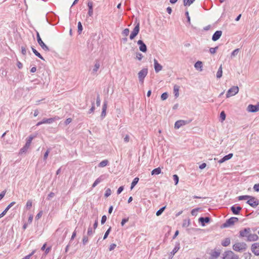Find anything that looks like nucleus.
I'll use <instances>...</instances> for the list:
<instances>
[{"instance_id":"4468645a","label":"nucleus","mask_w":259,"mask_h":259,"mask_svg":"<svg viewBox=\"0 0 259 259\" xmlns=\"http://www.w3.org/2000/svg\"><path fill=\"white\" fill-rule=\"evenodd\" d=\"M198 221L201 223L202 226H204L205 223H208L210 221V218L209 217H200L198 219Z\"/></svg>"},{"instance_id":"49530a36","label":"nucleus","mask_w":259,"mask_h":259,"mask_svg":"<svg viewBox=\"0 0 259 259\" xmlns=\"http://www.w3.org/2000/svg\"><path fill=\"white\" fill-rule=\"evenodd\" d=\"M32 206V201L30 200H28L26 203V207L27 209H30Z\"/></svg>"},{"instance_id":"ddd939ff","label":"nucleus","mask_w":259,"mask_h":259,"mask_svg":"<svg viewBox=\"0 0 259 259\" xmlns=\"http://www.w3.org/2000/svg\"><path fill=\"white\" fill-rule=\"evenodd\" d=\"M138 45L139 46V50L144 53H145L147 51L146 45L142 40H139L137 42Z\"/></svg>"},{"instance_id":"2eb2a0df","label":"nucleus","mask_w":259,"mask_h":259,"mask_svg":"<svg viewBox=\"0 0 259 259\" xmlns=\"http://www.w3.org/2000/svg\"><path fill=\"white\" fill-rule=\"evenodd\" d=\"M154 67L156 73L159 72L162 69V66L160 65L155 59H154Z\"/></svg>"},{"instance_id":"8fccbe9b","label":"nucleus","mask_w":259,"mask_h":259,"mask_svg":"<svg viewBox=\"0 0 259 259\" xmlns=\"http://www.w3.org/2000/svg\"><path fill=\"white\" fill-rule=\"evenodd\" d=\"M111 194V191L110 188H108L105 192V197H108Z\"/></svg>"},{"instance_id":"e2e57ef3","label":"nucleus","mask_w":259,"mask_h":259,"mask_svg":"<svg viewBox=\"0 0 259 259\" xmlns=\"http://www.w3.org/2000/svg\"><path fill=\"white\" fill-rule=\"evenodd\" d=\"M88 242V238L86 236H84L82 238V243L85 245Z\"/></svg>"},{"instance_id":"58836bf2","label":"nucleus","mask_w":259,"mask_h":259,"mask_svg":"<svg viewBox=\"0 0 259 259\" xmlns=\"http://www.w3.org/2000/svg\"><path fill=\"white\" fill-rule=\"evenodd\" d=\"M250 195H242V196H239L238 197V199L239 200H248L249 198H250Z\"/></svg>"},{"instance_id":"774afa93","label":"nucleus","mask_w":259,"mask_h":259,"mask_svg":"<svg viewBox=\"0 0 259 259\" xmlns=\"http://www.w3.org/2000/svg\"><path fill=\"white\" fill-rule=\"evenodd\" d=\"M42 211H40L36 215L35 217V219L36 220H38L40 218V217L42 216Z\"/></svg>"},{"instance_id":"bf43d9fd","label":"nucleus","mask_w":259,"mask_h":259,"mask_svg":"<svg viewBox=\"0 0 259 259\" xmlns=\"http://www.w3.org/2000/svg\"><path fill=\"white\" fill-rule=\"evenodd\" d=\"M34 138V137L32 136H30L26 140V142L28 143V144H29L30 145L31 144V143L32 142V140Z\"/></svg>"},{"instance_id":"de8ad7c7","label":"nucleus","mask_w":259,"mask_h":259,"mask_svg":"<svg viewBox=\"0 0 259 259\" xmlns=\"http://www.w3.org/2000/svg\"><path fill=\"white\" fill-rule=\"evenodd\" d=\"M7 72L3 68L0 69V75L2 76H6L7 75Z\"/></svg>"},{"instance_id":"c9c22d12","label":"nucleus","mask_w":259,"mask_h":259,"mask_svg":"<svg viewBox=\"0 0 259 259\" xmlns=\"http://www.w3.org/2000/svg\"><path fill=\"white\" fill-rule=\"evenodd\" d=\"M195 0H183L184 5L185 6H190Z\"/></svg>"},{"instance_id":"423d86ee","label":"nucleus","mask_w":259,"mask_h":259,"mask_svg":"<svg viewBox=\"0 0 259 259\" xmlns=\"http://www.w3.org/2000/svg\"><path fill=\"white\" fill-rule=\"evenodd\" d=\"M148 74V69L147 68L142 69L138 73V78L140 82L143 83L145 77Z\"/></svg>"},{"instance_id":"6e6d98bb","label":"nucleus","mask_w":259,"mask_h":259,"mask_svg":"<svg viewBox=\"0 0 259 259\" xmlns=\"http://www.w3.org/2000/svg\"><path fill=\"white\" fill-rule=\"evenodd\" d=\"M35 252V250L32 251L31 252V253H30L29 254L25 256V257H24L22 259H29L30 257Z\"/></svg>"},{"instance_id":"6ab92c4d","label":"nucleus","mask_w":259,"mask_h":259,"mask_svg":"<svg viewBox=\"0 0 259 259\" xmlns=\"http://www.w3.org/2000/svg\"><path fill=\"white\" fill-rule=\"evenodd\" d=\"M258 239V236L255 234H250L248 235V238H246L247 241H255L257 240Z\"/></svg>"},{"instance_id":"4be33fe9","label":"nucleus","mask_w":259,"mask_h":259,"mask_svg":"<svg viewBox=\"0 0 259 259\" xmlns=\"http://www.w3.org/2000/svg\"><path fill=\"white\" fill-rule=\"evenodd\" d=\"M233 156V153H229V154L225 155L222 158H221L219 161V162L220 163H222L224 162L225 161L228 160L230 159Z\"/></svg>"},{"instance_id":"9b49d317","label":"nucleus","mask_w":259,"mask_h":259,"mask_svg":"<svg viewBox=\"0 0 259 259\" xmlns=\"http://www.w3.org/2000/svg\"><path fill=\"white\" fill-rule=\"evenodd\" d=\"M251 251L256 256L259 255V243H254L251 247Z\"/></svg>"},{"instance_id":"412c9836","label":"nucleus","mask_w":259,"mask_h":259,"mask_svg":"<svg viewBox=\"0 0 259 259\" xmlns=\"http://www.w3.org/2000/svg\"><path fill=\"white\" fill-rule=\"evenodd\" d=\"M107 108V102L106 101H105L103 103V106H102V111L101 114V117L103 119L104 118L106 114V109Z\"/></svg>"},{"instance_id":"473e14b6","label":"nucleus","mask_w":259,"mask_h":259,"mask_svg":"<svg viewBox=\"0 0 259 259\" xmlns=\"http://www.w3.org/2000/svg\"><path fill=\"white\" fill-rule=\"evenodd\" d=\"M194 67L196 69H199L200 68V70H202V63L201 61H197L195 64H194Z\"/></svg>"},{"instance_id":"a18cd8bd","label":"nucleus","mask_w":259,"mask_h":259,"mask_svg":"<svg viewBox=\"0 0 259 259\" xmlns=\"http://www.w3.org/2000/svg\"><path fill=\"white\" fill-rule=\"evenodd\" d=\"M168 94L166 92H165L161 95V99L163 101L165 100L168 98Z\"/></svg>"},{"instance_id":"f704fd0d","label":"nucleus","mask_w":259,"mask_h":259,"mask_svg":"<svg viewBox=\"0 0 259 259\" xmlns=\"http://www.w3.org/2000/svg\"><path fill=\"white\" fill-rule=\"evenodd\" d=\"M195 0H183L184 5L185 6H190Z\"/></svg>"},{"instance_id":"680f3d73","label":"nucleus","mask_w":259,"mask_h":259,"mask_svg":"<svg viewBox=\"0 0 259 259\" xmlns=\"http://www.w3.org/2000/svg\"><path fill=\"white\" fill-rule=\"evenodd\" d=\"M106 220H107L106 216L105 215H103L102 217V219H101V224L102 225L104 224L106 222Z\"/></svg>"},{"instance_id":"c756f323","label":"nucleus","mask_w":259,"mask_h":259,"mask_svg":"<svg viewBox=\"0 0 259 259\" xmlns=\"http://www.w3.org/2000/svg\"><path fill=\"white\" fill-rule=\"evenodd\" d=\"M161 169L160 167H157V168H156L155 169H154L153 170H152V171H151V175H159L161 173Z\"/></svg>"},{"instance_id":"72a5a7b5","label":"nucleus","mask_w":259,"mask_h":259,"mask_svg":"<svg viewBox=\"0 0 259 259\" xmlns=\"http://www.w3.org/2000/svg\"><path fill=\"white\" fill-rule=\"evenodd\" d=\"M220 254V252L219 251H214L211 254V256L212 258H216L219 256Z\"/></svg>"},{"instance_id":"e433bc0d","label":"nucleus","mask_w":259,"mask_h":259,"mask_svg":"<svg viewBox=\"0 0 259 259\" xmlns=\"http://www.w3.org/2000/svg\"><path fill=\"white\" fill-rule=\"evenodd\" d=\"M108 161L107 160H104L99 163V166L102 167H105L108 164Z\"/></svg>"},{"instance_id":"79ce46f5","label":"nucleus","mask_w":259,"mask_h":259,"mask_svg":"<svg viewBox=\"0 0 259 259\" xmlns=\"http://www.w3.org/2000/svg\"><path fill=\"white\" fill-rule=\"evenodd\" d=\"M111 230V227H110L108 228V229L106 231V232H105V234H104V237H103V239H104H104H106L107 238V237H108V236L109 235V233H110V232Z\"/></svg>"},{"instance_id":"864d4df0","label":"nucleus","mask_w":259,"mask_h":259,"mask_svg":"<svg viewBox=\"0 0 259 259\" xmlns=\"http://www.w3.org/2000/svg\"><path fill=\"white\" fill-rule=\"evenodd\" d=\"M143 56L141 53H139V52L136 53V58L137 59H138L139 60H141L143 58Z\"/></svg>"},{"instance_id":"13d9d810","label":"nucleus","mask_w":259,"mask_h":259,"mask_svg":"<svg viewBox=\"0 0 259 259\" xmlns=\"http://www.w3.org/2000/svg\"><path fill=\"white\" fill-rule=\"evenodd\" d=\"M28 149H27L26 147H25V146H24L23 147H22L20 150V152H19V153L20 154H22L23 153H25L26 152L27 150Z\"/></svg>"},{"instance_id":"09e8293b","label":"nucleus","mask_w":259,"mask_h":259,"mask_svg":"<svg viewBox=\"0 0 259 259\" xmlns=\"http://www.w3.org/2000/svg\"><path fill=\"white\" fill-rule=\"evenodd\" d=\"M218 47H215L214 48H210L209 49V52L212 54H213L214 53H215L217 50H218Z\"/></svg>"},{"instance_id":"bb28decb","label":"nucleus","mask_w":259,"mask_h":259,"mask_svg":"<svg viewBox=\"0 0 259 259\" xmlns=\"http://www.w3.org/2000/svg\"><path fill=\"white\" fill-rule=\"evenodd\" d=\"M180 87L178 85H175L174 87V93L175 94V96L176 98L179 97V91Z\"/></svg>"},{"instance_id":"0eeeda50","label":"nucleus","mask_w":259,"mask_h":259,"mask_svg":"<svg viewBox=\"0 0 259 259\" xmlns=\"http://www.w3.org/2000/svg\"><path fill=\"white\" fill-rule=\"evenodd\" d=\"M57 119L56 116L53 117V118H44L41 121L38 122L36 124V126H39L42 124L45 123H53L55 120H56ZM57 119H59V117H57Z\"/></svg>"},{"instance_id":"69168bd1","label":"nucleus","mask_w":259,"mask_h":259,"mask_svg":"<svg viewBox=\"0 0 259 259\" xmlns=\"http://www.w3.org/2000/svg\"><path fill=\"white\" fill-rule=\"evenodd\" d=\"M253 189L256 192H259V184H256L253 186Z\"/></svg>"},{"instance_id":"338daca9","label":"nucleus","mask_w":259,"mask_h":259,"mask_svg":"<svg viewBox=\"0 0 259 259\" xmlns=\"http://www.w3.org/2000/svg\"><path fill=\"white\" fill-rule=\"evenodd\" d=\"M116 245L114 243H112L111 244L110 246H109V251H112L114 249V248L116 247Z\"/></svg>"},{"instance_id":"20e7f679","label":"nucleus","mask_w":259,"mask_h":259,"mask_svg":"<svg viewBox=\"0 0 259 259\" xmlns=\"http://www.w3.org/2000/svg\"><path fill=\"white\" fill-rule=\"evenodd\" d=\"M36 38L37 42L41 48L45 51H49L50 49L49 47L42 40L39 34L37 31L36 32Z\"/></svg>"},{"instance_id":"1a4fd4ad","label":"nucleus","mask_w":259,"mask_h":259,"mask_svg":"<svg viewBox=\"0 0 259 259\" xmlns=\"http://www.w3.org/2000/svg\"><path fill=\"white\" fill-rule=\"evenodd\" d=\"M250 233L251 229L250 228H244L243 230H241L239 231V237H246V238H247Z\"/></svg>"},{"instance_id":"c85d7f7f","label":"nucleus","mask_w":259,"mask_h":259,"mask_svg":"<svg viewBox=\"0 0 259 259\" xmlns=\"http://www.w3.org/2000/svg\"><path fill=\"white\" fill-rule=\"evenodd\" d=\"M223 70H222V65H221L220 66L217 72V77L218 78H221L222 76Z\"/></svg>"},{"instance_id":"6e6552de","label":"nucleus","mask_w":259,"mask_h":259,"mask_svg":"<svg viewBox=\"0 0 259 259\" xmlns=\"http://www.w3.org/2000/svg\"><path fill=\"white\" fill-rule=\"evenodd\" d=\"M140 31V23L138 24L135 26V28L132 31L130 38L131 40L133 39L139 33Z\"/></svg>"},{"instance_id":"3c124183","label":"nucleus","mask_w":259,"mask_h":259,"mask_svg":"<svg viewBox=\"0 0 259 259\" xmlns=\"http://www.w3.org/2000/svg\"><path fill=\"white\" fill-rule=\"evenodd\" d=\"M173 178H174V181L175 182V185L178 184V183L179 182V177L177 175H174L173 176Z\"/></svg>"},{"instance_id":"f8f14e48","label":"nucleus","mask_w":259,"mask_h":259,"mask_svg":"<svg viewBox=\"0 0 259 259\" xmlns=\"http://www.w3.org/2000/svg\"><path fill=\"white\" fill-rule=\"evenodd\" d=\"M190 122V121H188L187 120H178L175 122V128L178 129L180 127H181V126H182L187 123H189Z\"/></svg>"},{"instance_id":"603ef678","label":"nucleus","mask_w":259,"mask_h":259,"mask_svg":"<svg viewBox=\"0 0 259 259\" xmlns=\"http://www.w3.org/2000/svg\"><path fill=\"white\" fill-rule=\"evenodd\" d=\"M130 30L128 28L124 29L122 32V34L124 36H127L129 34Z\"/></svg>"},{"instance_id":"aec40b11","label":"nucleus","mask_w":259,"mask_h":259,"mask_svg":"<svg viewBox=\"0 0 259 259\" xmlns=\"http://www.w3.org/2000/svg\"><path fill=\"white\" fill-rule=\"evenodd\" d=\"M15 202L13 201L10 203L5 208V209L0 214V219L3 217L9 210V209L12 207L15 204Z\"/></svg>"},{"instance_id":"7c9ffc66","label":"nucleus","mask_w":259,"mask_h":259,"mask_svg":"<svg viewBox=\"0 0 259 259\" xmlns=\"http://www.w3.org/2000/svg\"><path fill=\"white\" fill-rule=\"evenodd\" d=\"M139 180V179L138 177L135 178L133 182H132L131 186V189H133L134 187L137 184Z\"/></svg>"},{"instance_id":"f3484780","label":"nucleus","mask_w":259,"mask_h":259,"mask_svg":"<svg viewBox=\"0 0 259 259\" xmlns=\"http://www.w3.org/2000/svg\"><path fill=\"white\" fill-rule=\"evenodd\" d=\"M222 34V31L221 30L216 31L212 36V40L214 41L218 40L221 36Z\"/></svg>"},{"instance_id":"7ed1b4c3","label":"nucleus","mask_w":259,"mask_h":259,"mask_svg":"<svg viewBox=\"0 0 259 259\" xmlns=\"http://www.w3.org/2000/svg\"><path fill=\"white\" fill-rule=\"evenodd\" d=\"M246 203L250 206L255 208L259 204L258 200L255 197L250 196L249 199L247 201Z\"/></svg>"},{"instance_id":"f257e3e1","label":"nucleus","mask_w":259,"mask_h":259,"mask_svg":"<svg viewBox=\"0 0 259 259\" xmlns=\"http://www.w3.org/2000/svg\"><path fill=\"white\" fill-rule=\"evenodd\" d=\"M247 249V245L244 242H238L233 245V249L235 251L241 252Z\"/></svg>"},{"instance_id":"ea45409f","label":"nucleus","mask_w":259,"mask_h":259,"mask_svg":"<svg viewBox=\"0 0 259 259\" xmlns=\"http://www.w3.org/2000/svg\"><path fill=\"white\" fill-rule=\"evenodd\" d=\"M240 49H236L234 50L231 53V57H234L236 56L238 53L239 52Z\"/></svg>"},{"instance_id":"a19ab883","label":"nucleus","mask_w":259,"mask_h":259,"mask_svg":"<svg viewBox=\"0 0 259 259\" xmlns=\"http://www.w3.org/2000/svg\"><path fill=\"white\" fill-rule=\"evenodd\" d=\"M78 32L80 34L82 31V26L80 22H79L77 24Z\"/></svg>"},{"instance_id":"5fc2aeb1","label":"nucleus","mask_w":259,"mask_h":259,"mask_svg":"<svg viewBox=\"0 0 259 259\" xmlns=\"http://www.w3.org/2000/svg\"><path fill=\"white\" fill-rule=\"evenodd\" d=\"M101 104V100L100 98V95L98 94L97 97L96 99V104L97 106H100Z\"/></svg>"},{"instance_id":"37998d69","label":"nucleus","mask_w":259,"mask_h":259,"mask_svg":"<svg viewBox=\"0 0 259 259\" xmlns=\"http://www.w3.org/2000/svg\"><path fill=\"white\" fill-rule=\"evenodd\" d=\"M200 209V208H196L191 210V213L193 216H196L197 214L198 211Z\"/></svg>"},{"instance_id":"4d7b16f0","label":"nucleus","mask_w":259,"mask_h":259,"mask_svg":"<svg viewBox=\"0 0 259 259\" xmlns=\"http://www.w3.org/2000/svg\"><path fill=\"white\" fill-rule=\"evenodd\" d=\"M21 48V53L23 55H26V47L25 46H22Z\"/></svg>"},{"instance_id":"39448f33","label":"nucleus","mask_w":259,"mask_h":259,"mask_svg":"<svg viewBox=\"0 0 259 259\" xmlns=\"http://www.w3.org/2000/svg\"><path fill=\"white\" fill-rule=\"evenodd\" d=\"M239 92V88L237 86H234L231 88L226 94V97L229 98L231 96L235 95Z\"/></svg>"},{"instance_id":"a878e982","label":"nucleus","mask_w":259,"mask_h":259,"mask_svg":"<svg viewBox=\"0 0 259 259\" xmlns=\"http://www.w3.org/2000/svg\"><path fill=\"white\" fill-rule=\"evenodd\" d=\"M231 240L230 238L228 237L226 238L224 240L222 241L221 244L224 247L229 246L230 244Z\"/></svg>"},{"instance_id":"4c0bfd02","label":"nucleus","mask_w":259,"mask_h":259,"mask_svg":"<svg viewBox=\"0 0 259 259\" xmlns=\"http://www.w3.org/2000/svg\"><path fill=\"white\" fill-rule=\"evenodd\" d=\"M166 208V206H163L161 208H160L158 211H157L156 214L157 216L160 215L163 212V211L165 210Z\"/></svg>"},{"instance_id":"5701e85b","label":"nucleus","mask_w":259,"mask_h":259,"mask_svg":"<svg viewBox=\"0 0 259 259\" xmlns=\"http://www.w3.org/2000/svg\"><path fill=\"white\" fill-rule=\"evenodd\" d=\"M100 63L99 62V61L98 60H96L95 61V65L94 66V68L92 70V74H96V73L97 72V71L98 70V69L100 68Z\"/></svg>"},{"instance_id":"b1692460","label":"nucleus","mask_w":259,"mask_h":259,"mask_svg":"<svg viewBox=\"0 0 259 259\" xmlns=\"http://www.w3.org/2000/svg\"><path fill=\"white\" fill-rule=\"evenodd\" d=\"M226 255L230 256V259H239V256L237 254H235L233 251H229L226 252Z\"/></svg>"},{"instance_id":"cd10ccee","label":"nucleus","mask_w":259,"mask_h":259,"mask_svg":"<svg viewBox=\"0 0 259 259\" xmlns=\"http://www.w3.org/2000/svg\"><path fill=\"white\" fill-rule=\"evenodd\" d=\"M32 51L33 53L39 58L42 60H45V59L43 58V57L40 55V54L34 48H33L32 47H31Z\"/></svg>"},{"instance_id":"0e129e2a","label":"nucleus","mask_w":259,"mask_h":259,"mask_svg":"<svg viewBox=\"0 0 259 259\" xmlns=\"http://www.w3.org/2000/svg\"><path fill=\"white\" fill-rule=\"evenodd\" d=\"M94 233V232L92 231V228L91 227H89L88 228V233L87 234L89 236H91L93 235Z\"/></svg>"},{"instance_id":"2f4dec72","label":"nucleus","mask_w":259,"mask_h":259,"mask_svg":"<svg viewBox=\"0 0 259 259\" xmlns=\"http://www.w3.org/2000/svg\"><path fill=\"white\" fill-rule=\"evenodd\" d=\"M103 179L102 177H100L97 179L92 185V188L95 187L98 184H99Z\"/></svg>"},{"instance_id":"052dcab7","label":"nucleus","mask_w":259,"mask_h":259,"mask_svg":"<svg viewBox=\"0 0 259 259\" xmlns=\"http://www.w3.org/2000/svg\"><path fill=\"white\" fill-rule=\"evenodd\" d=\"M130 138L129 135H126L123 138V141L125 143H127L130 141Z\"/></svg>"},{"instance_id":"a211bd4d","label":"nucleus","mask_w":259,"mask_h":259,"mask_svg":"<svg viewBox=\"0 0 259 259\" xmlns=\"http://www.w3.org/2000/svg\"><path fill=\"white\" fill-rule=\"evenodd\" d=\"M88 7L89 8V11L88 15L90 17H92L93 15V3L92 2L89 1L88 2Z\"/></svg>"},{"instance_id":"f03ea898","label":"nucleus","mask_w":259,"mask_h":259,"mask_svg":"<svg viewBox=\"0 0 259 259\" xmlns=\"http://www.w3.org/2000/svg\"><path fill=\"white\" fill-rule=\"evenodd\" d=\"M238 221V219L236 217H231V218L226 220L225 223L223 224L221 226L222 228H228L234 225L235 223Z\"/></svg>"},{"instance_id":"dca6fc26","label":"nucleus","mask_w":259,"mask_h":259,"mask_svg":"<svg viewBox=\"0 0 259 259\" xmlns=\"http://www.w3.org/2000/svg\"><path fill=\"white\" fill-rule=\"evenodd\" d=\"M242 207L239 206L233 205L231 207V210L233 213L236 215L239 214Z\"/></svg>"},{"instance_id":"c03bdc74","label":"nucleus","mask_w":259,"mask_h":259,"mask_svg":"<svg viewBox=\"0 0 259 259\" xmlns=\"http://www.w3.org/2000/svg\"><path fill=\"white\" fill-rule=\"evenodd\" d=\"M226 114L224 111H222L220 113V118L222 120V121H224L226 119Z\"/></svg>"},{"instance_id":"9d476101","label":"nucleus","mask_w":259,"mask_h":259,"mask_svg":"<svg viewBox=\"0 0 259 259\" xmlns=\"http://www.w3.org/2000/svg\"><path fill=\"white\" fill-rule=\"evenodd\" d=\"M247 110L249 112H256L259 111V103L255 105L249 104L247 106Z\"/></svg>"},{"instance_id":"393cba45","label":"nucleus","mask_w":259,"mask_h":259,"mask_svg":"<svg viewBox=\"0 0 259 259\" xmlns=\"http://www.w3.org/2000/svg\"><path fill=\"white\" fill-rule=\"evenodd\" d=\"M180 246V243L179 242H176L174 248L170 252L171 255H174L179 250Z\"/></svg>"}]
</instances>
